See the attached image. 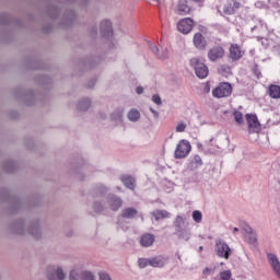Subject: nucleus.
Masks as SVG:
<instances>
[{
	"label": "nucleus",
	"instance_id": "nucleus-1",
	"mask_svg": "<svg viewBox=\"0 0 280 280\" xmlns=\"http://www.w3.org/2000/svg\"><path fill=\"white\" fill-rule=\"evenodd\" d=\"M11 231L15 235H32L34 240H40V237H43V232L40 231V225L38 224V221L31 223L26 230L24 220L15 221L11 225Z\"/></svg>",
	"mask_w": 280,
	"mask_h": 280
},
{
	"label": "nucleus",
	"instance_id": "nucleus-2",
	"mask_svg": "<svg viewBox=\"0 0 280 280\" xmlns=\"http://www.w3.org/2000/svg\"><path fill=\"white\" fill-rule=\"evenodd\" d=\"M175 232L174 235L183 242H189L191 240V230L189 229V223L185 222V218L177 215L173 222Z\"/></svg>",
	"mask_w": 280,
	"mask_h": 280
},
{
	"label": "nucleus",
	"instance_id": "nucleus-3",
	"mask_svg": "<svg viewBox=\"0 0 280 280\" xmlns=\"http://www.w3.org/2000/svg\"><path fill=\"white\" fill-rule=\"evenodd\" d=\"M139 215V211L132 207L124 208L118 215V226L122 229V231H128V226L124 224L122 220H135Z\"/></svg>",
	"mask_w": 280,
	"mask_h": 280
},
{
	"label": "nucleus",
	"instance_id": "nucleus-4",
	"mask_svg": "<svg viewBox=\"0 0 280 280\" xmlns=\"http://www.w3.org/2000/svg\"><path fill=\"white\" fill-rule=\"evenodd\" d=\"M190 67L195 70L197 78L205 80L209 75V67L205 62L200 61L198 58L190 59Z\"/></svg>",
	"mask_w": 280,
	"mask_h": 280
},
{
	"label": "nucleus",
	"instance_id": "nucleus-5",
	"mask_svg": "<svg viewBox=\"0 0 280 280\" xmlns=\"http://www.w3.org/2000/svg\"><path fill=\"white\" fill-rule=\"evenodd\" d=\"M46 277L48 280H65L67 279V275H65V270L62 267L50 265L46 269Z\"/></svg>",
	"mask_w": 280,
	"mask_h": 280
},
{
	"label": "nucleus",
	"instance_id": "nucleus-6",
	"mask_svg": "<svg viewBox=\"0 0 280 280\" xmlns=\"http://www.w3.org/2000/svg\"><path fill=\"white\" fill-rule=\"evenodd\" d=\"M233 93V85L231 83H220L219 86L212 90L213 97L220 100L222 97H229Z\"/></svg>",
	"mask_w": 280,
	"mask_h": 280
},
{
	"label": "nucleus",
	"instance_id": "nucleus-7",
	"mask_svg": "<svg viewBox=\"0 0 280 280\" xmlns=\"http://www.w3.org/2000/svg\"><path fill=\"white\" fill-rule=\"evenodd\" d=\"M191 152V144L187 140H180L175 149V159H187L189 153Z\"/></svg>",
	"mask_w": 280,
	"mask_h": 280
},
{
	"label": "nucleus",
	"instance_id": "nucleus-8",
	"mask_svg": "<svg viewBox=\"0 0 280 280\" xmlns=\"http://www.w3.org/2000/svg\"><path fill=\"white\" fill-rule=\"evenodd\" d=\"M245 119L248 125L249 135H253L255 132H261V122H259L256 114H246Z\"/></svg>",
	"mask_w": 280,
	"mask_h": 280
},
{
	"label": "nucleus",
	"instance_id": "nucleus-9",
	"mask_svg": "<svg viewBox=\"0 0 280 280\" xmlns=\"http://www.w3.org/2000/svg\"><path fill=\"white\" fill-rule=\"evenodd\" d=\"M177 30L180 34H189L194 30V20L191 18L182 19L177 23Z\"/></svg>",
	"mask_w": 280,
	"mask_h": 280
},
{
	"label": "nucleus",
	"instance_id": "nucleus-10",
	"mask_svg": "<svg viewBox=\"0 0 280 280\" xmlns=\"http://www.w3.org/2000/svg\"><path fill=\"white\" fill-rule=\"evenodd\" d=\"M245 51L242 50V47L237 44H231L230 46V59L232 62H237V60H242L244 57Z\"/></svg>",
	"mask_w": 280,
	"mask_h": 280
},
{
	"label": "nucleus",
	"instance_id": "nucleus-11",
	"mask_svg": "<svg viewBox=\"0 0 280 280\" xmlns=\"http://www.w3.org/2000/svg\"><path fill=\"white\" fill-rule=\"evenodd\" d=\"M224 48L222 46H214L208 51V58L211 62H215L224 58Z\"/></svg>",
	"mask_w": 280,
	"mask_h": 280
},
{
	"label": "nucleus",
	"instance_id": "nucleus-12",
	"mask_svg": "<svg viewBox=\"0 0 280 280\" xmlns=\"http://www.w3.org/2000/svg\"><path fill=\"white\" fill-rule=\"evenodd\" d=\"M107 205L110 211H119V209L124 207V200L121 197H117V195H109L107 198Z\"/></svg>",
	"mask_w": 280,
	"mask_h": 280
},
{
	"label": "nucleus",
	"instance_id": "nucleus-13",
	"mask_svg": "<svg viewBox=\"0 0 280 280\" xmlns=\"http://www.w3.org/2000/svg\"><path fill=\"white\" fill-rule=\"evenodd\" d=\"M242 229L246 233L245 240L247 244H250L252 246H257V233L255 232V230H253V228H250V225L248 224H244Z\"/></svg>",
	"mask_w": 280,
	"mask_h": 280
},
{
	"label": "nucleus",
	"instance_id": "nucleus-14",
	"mask_svg": "<svg viewBox=\"0 0 280 280\" xmlns=\"http://www.w3.org/2000/svg\"><path fill=\"white\" fill-rule=\"evenodd\" d=\"M78 19V15L75 14L74 11H67L62 19H61V25L63 27H71V25H73L75 23V20Z\"/></svg>",
	"mask_w": 280,
	"mask_h": 280
},
{
	"label": "nucleus",
	"instance_id": "nucleus-15",
	"mask_svg": "<svg viewBox=\"0 0 280 280\" xmlns=\"http://www.w3.org/2000/svg\"><path fill=\"white\" fill-rule=\"evenodd\" d=\"M217 255L219 257H223L224 259H229L231 257V247L224 242H219L215 245Z\"/></svg>",
	"mask_w": 280,
	"mask_h": 280
},
{
	"label": "nucleus",
	"instance_id": "nucleus-16",
	"mask_svg": "<svg viewBox=\"0 0 280 280\" xmlns=\"http://www.w3.org/2000/svg\"><path fill=\"white\" fill-rule=\"evenodd\" d=\"M101 35L103 38H110L113 36V23L108 20L101 22Z\"/></svg>",
	"mask_w": 280,
	"mask_h": 280
},
{
	"label": "nucleus",
	"instance_id": "nucleus-17",
	"mask_svg": "<svg viewBox=\"0 0 280 280\" xmlns=\"http://www.w3.org/2000/svg\"><path fill=\"white\" fill-rule=\"evenodd\" d=\"M192 43L196 49H199L200 51H205V49H207V39L202 36V33H196L194 35Z\"/></svg>",
	"mask_w": 280,
	"mask_h": 280
},
{
	"label": "nucleus",
	"instance_id": "nucleus-18",
	"mask_svg": "<svg viewBox=\"0 0 280 280\" xmlns=\"http://www.w3.org/2000/svg\"><path fill=\"white\" fill-rule=\"evenodd\" d=\"M241 5L242 4L240 2H237L236 0H232L228 4L224 5L223 12L228 16H231V15L235 14V12H237V10H240Z\"/></svg>",
	"mask_w": 280,
	"mask_h": 280
},
{
	"label": "nucleus",
	"instance_id": "nucleus-19",
	"mask_svg": "<svg viewBox=\"0 0 280 280\" xmlns=\"http://www.w3.org/2000/svg\"><path fill=\"white\" fill-rule=\"evenodd\" d=\"M198 167H202V158L200 155H194L187 165V170L189 172H196Z\"/></svg>",
	"mask_w": 280,
	"mask_h": 280
},
{
	"label": "nucleus",
	"instance_id": "nucleus-20",
	"mask_svg": "<svg viewBox=\"0 0 280 280\" xmlns=\"http://www.w3.org/2000/svg\"><path fill=\"white\" fill-rule=\"evenodd\" d=\"M165 264H167V259L163 256H156L149 259V266H152V268H163Z\"/></svg>",
	"mask_w": 280,
	"mask_h": 280
},
{
	"label": "nucleus",
	"instance_id": "nucleus-21",
	"mask_svg": "<svg viewBox=\"0 0 280 280\" xmlns=\"http://www.w3.org/2000/svg\"><path fill=\"white\" fill-rule=\"evenodd\" d=\"M154 235L147 233L143 234L140 238V246H143L144 248H148L149 246H152V244H154Z\"/></svg>",
	"mask_w": 280,
	"mask_h": 280
},
{
	"label": "nucleus",
	"instance_id": "nucleus-22",
	"mask_svg": "<svg viewBox=\"0 0 280 280\" xmlns=\"http://www.w3.org/2000/svg\"><path fill=\"white\" fill-rule=\"evenodd\" d=\"M89 108H91V98H82L77 104V110H79L80 113H86Z\"/></svg>",
	"mask_w": 280,
	"mask_h": 280
},
{
	"label": "nucleus",
	"instance_id": "nucleus-23",
	"mask_svg": "<svg viewBox=\"0 0 280 280\" xmlns=\"http://www.w3.org/2000/svg\"><path fill=\"white\" fill-rule=\"evenodd\" d=\"M268 93L269 97H271L272 100H280V85H269Z\"/></svg>",
	"mask_w": 280,
	"mask_h": 280
},
{
	"label": "nucleus",
	"instance_id": "nucleus-24",
	"mask_svg": "<svg viewBox=\"0 0 280 280\" xmlns=\"http://www.w3.org/2000/svg\"><path fill=\"white\" fill-rule=\"evenodd\" d=\"M121 183L127 187V189H135V183L136 180L133 179L132 176L130 175H122L120 177Z\"/></svg>",
	"mask_w": 280,
	"mask_h": 280
},
{
	"label": "nucleus",
	"instance_id": "nucleus-25",
	"mask_svg": "<svg viewBox=\"0 0 280 280\" xmlns=\"http://www.w3.org/2000/svg\"><path fill=\"white\" fill-rule=\"evenodd\" d=\"M24 104L26 106H33L34 102L36 101V94H34V91H28L23 97H22Z\"/></svg>",
	"mask_w": 280,
	"mask_h": 280
},
{
	"label": "nucleus",
	"instance_id": "nucleus-26",
	"mask_svg": "<svg viewBox=\"0 0 280 280\" xmlns=\"http://www.w3.org/2000/svg\"><path fill=\"white\" fill-rule=\"evenodd\" d=\"M178 12L179 14H189V12H191V8H189V5H187V1L186 0H180L178 2Z\"/></svg>",
	"mask_w": 280,
	"mask_h": 280
},
{
	"label": "nucleus",
	"instance_id": "nucleus-27",
	"mask_svg": "<svg viewBox=\"0 0 280 280\" xmlns=\"http://www.w3.org/2000/svg\"><path fill=\"white\" fill-rule=\"evenodd\" d=\"M152 215L155 218L156 222H159V220L170 218V212H167V210H155L152 212Z\"/></svg>",
	"mask_w": 280,
	"mask_h": 280
},
{
	"label": "nucleus",
	"instance_id": "nucleus-28",
	"mask_svg": "<svg viewBox=\"0 0 280 280\" xmlns=\"http://www.w3.org/2000/svg\"><path fill=\"white\" fill-rule=\"evenodd\" d=\"M218 150H220V147L213 144V138L206 142V151L209 152L210 154H215Z\"/></svg>",
	"mask_w": 280,
	"mask_h": 280
},
{
	"label": "nucleus",
	"instance_id": "nucleus-29",
	"mask_svg": "<svg viewBox=\"0 0 280 280\" xmlns=\"http://www.w3.org/2000/svg\"><path fill=\"white\" fill-rule=\"evenodd\" d=\"M108 192V188H106V186L104 185H97L95 188H94V196H96V198H100L102 196H106V194Z\"/></svg>",
	"mask_w": 280,
	"mask_h": 280
},
{
	"label": "nucleus",
	"instance_id": "nucleus-30",
	"mask_svg": "<svg viewBox=\"0 0 280 280\" xmlns=\"http://www.w3.org/2000/svg\"><path fill=\"white\" fill-rule=\"evenodd\" d=\"M47 14L50 19H58V15L60 14V9L55 5H50L47 9Z\"/></svg>",
	"mask_w": 280,
	"mask_h": 280
},
{
	"label": "nucleus",
	"instance_id": "nucleus-31",
	"mask_svg": "<svg viewBox=\"0 0 280 280\" xmlns=\"http://www.w3.org/2000/svg\"><path fill=\"white\" fill-rule=\"evenodd\" d=\"M92 209L94 213H104L106 207L104 206V203H102V201H95L92 206Z\"/></svg>",
	"mask_w": 280,
	"mask_h": 280
},
{
	"label": "nucleus",
	"instance_id": "nucleus-32",
	"mask_svg": "<svg viewBox=\"0 0 280 280\" xmlns=\"http://www.w3.org/2000/svg\"><path fill=\"white\" fill-rule=\"evenodd\" d=\"M3 170H4V172H8V174H12V172H14V170H16V164H14V162H12V161H7L3 164Z\"/></svg>",
	"mask_w": 280,
	"mask_h": 280
},
{
	"label": "nucleus",
	"instance_id": "nucleus-33",
	"mask_svg": "<svg viewBox=\"0 0 280 280\" xmlns=\"http://www.w3.org/2000/svg\"><path fill=\"white\" fill-rule=\"evenodd\" d=\"M141 117V114L139 113V110L137 109H131L129 113H128V119L130 121H139V118Z\"/></svg>",
	"mask_w": 280,
	"mask_h": 280
},
{
	"label": "nucleus",
	"instance_id": "nucleus-34",
	"mask_svg": "<svg viewBox=\"0 0 280 280\" xmlns=\"http://www.w3.org/2000/svg\"><path fill=\"white\" fill-rule=\"evenodd\" d=\"M113 121H121V117H124V109H116L110 115Z\"/></svg>",
	"mask_w": 280,
	"mask_h": 280
},
{
	"label": "nucleus",
	"instance_id": "nucleus-35",
	"mask_svg": "<svg viewBox=\"0 0 280 280\" xmlns=\"http://www.w3.org/2000/svg\"><path fill=\"white\" fill-rule=\"evenodd\" d=\"M233 116H234V121L238 126H242V124H244V115L242 114V112H234Z\"/></svg>",
	"mask_w": 280,
	"mask_h": 280
},
{
	"label": "nucleus",
	"instance_id": "nucleus-36",
	"mask_svg": "<svg viewBox=\"0 0 280 280\" xmlns=\"http://www.w3.org/2000/svg\"><path fill=\"white\" fill-rule=\"evenodd\" d=\"M81 280H95V275L89 270L81 271Z\"/></svg>",
	"mask_w": 280,
	"mask_h": 280
},
{
	"label": "nucleus",
	"instance_id": "nucleus-37",
	"mask_svg": "<svg viewBox=\"0 0 280 280\" xmlns=\"http://www.w3.org/2000/svg\"><path fill=\"white\" fill-rule=\"evenodd\" d=\"M81 275H82V272H80L79 270L72 269L69 272V280H79L81 278Z\"/></svg>",
	"mask_w": 280,
	"mask_h": 280
},
{
	"label": "nucleus",
	"instance_id": "nucleus-38",
	"mask_svg": "<svg viewBox=\"0 0 280 280\" xmlns=\"http://www.w3.org/2000/svg\"><path fill=\"white\" fill-rule=\"evenodd\" d=\"M192 220H195L197 224H200V222H202V212H200V210H195L192 212Z\"/></svg>",
	"mask_w": 280,
	"mask_h": 280
},
{
	"label": "nucleus",
	"instance_id": "nucleus-39",
	"mask_svg": "<svg viewBox=\"0 0 280 280\" xmlns=\"http://www.w3.org/2000/svg\"><path fill=\"white\" fill-rule=\"evenodd\" d=\"M168 56L170 51L167 50V48H164L161 50V52H158V58H160V60H165Z\"/></svg>",
	"mask_w": 280,
	"mask_h": 280
},
{
	"label": "nucleus",
	"instance_id": "nucleus-40",
	"mask_svg": "<svg viewBox=\"0 0 280 280\" xmlns=\"http://www.w3.org/2000/svg\"><path fill=\"white\" fill-rule=\"evenodd\" d=\"M0 24L1 25H9L10 24V16H8V14L2 13L0 15Z\"/></svg>",
	"mask_w": 280,
	"mask_h": 280
},
{
	"label": "nucleus",
	"instance_id": "nucleus-41",
	"mask_svg": "<svg viewBox=\"0 0 280 280\" xmlns=\"http://www.w3.org/2000/svg\"><path fill=\"white\" fill-rule=\"evenodd\" d=\"M232 277L231 270H225L220 272L221 280H230Z\"/></svg>",
	"mask_w": 280,
	"mask_h": 280
},
{
	"label": "nucleus",
	"instance_id": "nucleus-42",
	"mask_svg": "<svg viewBox=\"0 0 280 280\" xmlns=\"http://www.w3.org/2000/svg\"><path fill=\"white\" fill-rule=\"evenodd\" d=\"M98 280H113V278H110V275L106 271H100L98 272Z\"/></svg>",
	"mask_w": 280,
	"mask_h": 280
},
{
	"label": "nucleus",
	"instance_id": "nucleus-43",
	"mask_svg": "<svg viewBox=\"0 0 280 280\" xmlns=\"http://www.w3.org/2000/svg\"><path fill=\"white\" fill-rule=\"evenodd\" d=\"M139 268H145L147 266H150V259L141 258L138 260Z\"/></svg>",
	"mask_w": 280,
	"mask_h": 280
},
{
	"label": "nucleus",
	"instance_id": "nucleus-44",
	"mask_svg": "<svg viewBox=\"0 0 280 280\" xmlns=\"http://www.w3.org/2000/svg\"><path fill=\"white\" fill-rule=\"evenodd\" d=\"M152 102H154V104H156L158 106H161V104H163V101H161V96L159 94H154L152 96Z\"/></svg>",
	"mask_w": 280,
	"mask_h": 280
},
{
	"label": "nucleus",
	"instance_id": "nucleus-45",
	"mask_svg": "<svg viewBox=\"0 0 280 280\" xmlns=\"http://www.w3.org/2000/svg\"><path fill=\"white\" fill-rule=\"evenodd\" d=\"M187 125L185 122H180L176 126V132H185Z\"/></svg>",
	"mask_w": 280,
	"mask_h": 280
},
{
	"label": "nucleus",
	"instance_id": "nucleus-46",
	"mask_svg": "<svg viewBox=\"0 0 280 280\" xmlns=\"http://www.w3.org/2000/svg\"><path fill=\"white\" fill-rule=\"evenodd\" d=\"M13 208H14V210L12 211V213H14L15 211H19V209H21V199L14 200Z\"/></svg>",
	"mask_w": 280,
	"mask_h": 280
},
{
	"label": "nucleus",
	"instance_id": "nucleus-47",
	"mask_svg": "<svg viewBox=\"0 0 280 280\" xmlns=\"http://www.w3.org/2000/svg\"><path fill=\"white\" fill-rule=\"evenodd\" d=\"M149 48L151 49V51L153 54H155V56H159V47H156V45L154 44H149Z\"/></svg>",
	"mask_w": 280,
	"mask_h": 280
},
{
	"label": "nucleus",
	"instance_id": "nucleus-48",
	"mask_svg": "<svg viewBox=\"0 0 280 280\" xmlns=\"http://www.w3.org/2000/svg\"><path fill=\"white\" fill-rule=\"evenodd\" d=\"M43 31H44L45 34H49V32H51V25L44 26Z\"/></svg>",
	"mask_w": 280,
	"mask_h": 280
},
{
	"label": "nucleus",
	"instance_id": "nucleus-49",
	"mask_svg": "<svg viewBox=\"0 0 280 280\" xmlns=\"http://www.w3.org/2000/svg\"><path fill=\"white\" fill-rule=\"evenodd\" d=\"M136 93H137L138 95H142V93H143V86H138V88L136 89Z\"/></svg>",
	"mask_w": 280,
	"mask_h": 280
},
{
	"label": "nucleus",
	"instance_id": "nucleus-50",
	"mask_svg": "<svg viewBox=\"0 0 280 280\" xmlns=\"http://www.w3.org/2000/svg\"><path fill=\"white\" fill-rule=\"evenodd\" d=\"M150 112L152 115H154V117H159V112H156L154 108L150 107Z\"/></svg>",
	"mask_w": 280,
	"mask_h": 280
},
{
	"label": "nucleus",
	"instance_id": "nucleus-51",
	"mask_svg": "<svg viewBox=\"0 0 280 280\" xmlns=\"http://www.w3.org/2000/svg\"><path fill=\"white\" fill-rule=\"evenodd\" d=\"M89 89H93L95 86V81H91L89 84H88Z\"/></svg>",
	"mask_w": 280,
	"mask_h": 280
},
{
	"label": "nucleus",
	"instance_id": "nucleus-52",
	"mask_svg": "<svg viewBox=\"0 0 280 280\" xmlns=\"http://www.w3.org/2000/svg\"><path fill=\"white\" fill-rule=\"evenodd\" d=\"M67 237H73V231L66 232Z\"/></svg>",
	"mask_w": 280,
	"mask_h": 280
},
{
	"label": "nucleus",
	"instance_id": "nucleus-53",
	"mask_svg": "<svg viewBox=\"0 0 280 280\" xmlns=\"http://www.w3.org/2000/svg\"><path fill=\"white\" fill-rule=\"evenodd\" d=\"M254 73H255V75H257V78H259V75H261V72H259V70H257V69H254Z\"/></svg>",
	"mask_w": 280,
	"mask_h": 280
},
{
	"label": "nucleus",
	"instance_id": "nucleus-54",
	"mask_svg": "<svg viewBox=\"0 0 280 280\" xmlns=\"http://www.w3.org/2000/svg\"><path fill=\"white\" fill-rule=\"evenodd\" d=\"M207 272H211V269L206 268V269L203 270V275H207Z\"/></svg>",
	"mask_w": 280,
	"mask_h": 280
},
{
	"label": "nucleus",
	"instance_id": "nucleus-55",
	"mask_svg": "<svg viewBox=\"0 0 280 280\" xmlns=\"http://www.w3.org/2000/svg\"><path fill=\"white\" fill-rule=\"evenodd\" d=\"M238 231H240V229L234 228V229H233V234L235 235V233H237Z\"/></svg>",
	"mask_w": 280,
	"mask_h": 280
},
{
	"label": "nucleus",
	"instance_id": "nucleus-56",
	"mask_svg": "<svg viewBox=\"0 0 280 280\" xmlns=\"http://www.w3.org/2000/svg\"><path fill=\"white\" fill-rule=\"evenodd\" d=\"M93 33H94V35H97V27L93 28Z\"/></svg>",
	"mask_w": 280,
	"mask_h": 280
},
{
	"label": "nucleus",
	"instance_id": "nucleus-57",
	"mask_svg": "<svg viewBox=\"0 0 280 280\" xmlns=\"http://www.w3.org/2000/svg\"><path fill=\"white\" fill-rule=\"evenodd\" d=\"M199 250H200V252L205 250V247L200 246V247H199Z\"/></svg>",
	"mask_w": 280,
	"mask_h": 280
},
{
	"label": "nucleus",
	"instance_id": "nucleus-58",
	"mask_svg": "<svg viewBox=\"0 0 280 280\" xmlns=\"http://www.w3.org/2000/svg\"><path fill=\"white\" fill-rule=\"evenodd\" d=\"M194 1H196L197 3H200V1H202V0H194Z\"/></svg>",
	"mask_w": 280,
	"mask_h": 280
},
{
	"label": "nucleus",
	"instance_id": "nucleus-59",
	"mask_svg": "<svg viewBox=\"0 0 280 280\" xmlns=\"http://www.w3.org/2000/svg\"><path fill=\"white\" fill-rule=\"evenodd\" d=\"M118 191H121V187H117Z\"/></svg>",
	"mask_w": 280,
	"mask_h": 280
},
{
	"label": "nucleus",
	"instance_id": "nucleus-60",
	"mask_svg": "<svg viewBox=\"0 0 280 280\" xmlns=\"http://www.w3.org/2000/svg\"><path fill=\"white\" fill-rule=\"evenodd\" d=\"M153 1H155V3H159V0H153Z\"/></svg>",
	"mask_w": 280,
	"mask_h": 280
},
{
	"label": "nucleus",
	"instance_id": "nucleus-61",
	"mask_svg": "<svg viewBox=\"0 0 280 280\" xmlns=\"http://www.w3.org/2000/svg\"><path fill=\"white\" fill-rule=\"evenodd\" d=\"M207 89V91L209 92L210 91V89L209 88H206Z\"/></svg>",
	"mask_w": 280,
	"mask_h": 280
},
{
	"label": "nucleus",
	"instance_id": "nucleus-62",
	"mask_svg": "<svg viewBox=\"0 0 280 280\" xmlns=\"http://www.w3.org/2000/svg\"><path fill=\"white\" fill-rule=\"evenodd\" d=\"M178 259H180V256H178Z\"/></svg>",
	"mask_w": 280,
	"mask_h": 280
}]
</instances>
